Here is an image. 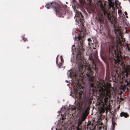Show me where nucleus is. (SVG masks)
I'll use <instances>...</instances> for the list:
<instances>
[{"instance_id":"423d86ee","label":"nucleus","mask_w":130,"mask_h":130,"mask_svg":"<svg viewBox=\"0 0 130 130\" xmlns=\"http://www.w3.org/2000/svg\"><path fill=\"white\" fill-rule=\"evenodd\" d=\"M86 117L83 116L82 117L79 118L78 120V124L80 125L82 123V122L84 121L86 119Z\"/></svg>"},{"instance_id":"412c9836","label":"nucleus","mask_w":130,"mask_h":130,"mask_svg":"<svg viewBox=\"0 0 130 130\" xmlns=\"http://www.w3.org/2000/svg\"><path fill=\"white\" fill-rule=\"evenodd\" d=\"M95 44V47H97L98 46L97 45V43H94Z\"/></svg>"},{"instance_id":"c85d7f7f","label":"nucleus","mask_w":130,"mask_h":130,"mask_svg":"<svg viewBox=\"0 0 130 130\" xmlns=\"http://www.w3.org/2000/svg\"><path fill=\"white\" fill-rule=\"evenodd\" d=\"M58 62L56 60V63L57 64Z\"/></svg>"},{"instance_id":"a878e982","label":"nucleus","mask_w":130,"mask_h":130,"mask_svg":"<svg viewBox=\"0 0 130 130\" xmlns=\"http://www.w3.org/2000/svg\"><path fill=\"white\" fill-rule=\"evenodd\" d=\"M66 82H67V83H68V81L67 80H66Z\"/></svg>"},{"instance_id":"4be33fe9","label":"nucleus","mask_w":130,"mask_h":130,"mask_svg":"<svg viewBox=\"0 0 130 130\" xmlns=\"http://www.w3.org/2000/svg\"><path fill=\"white\" fill-rule=\"evenodd\" d=\"M125 29L126 30V33H128L129 32L127 31V30L126 29Z\"/></svg>"},{"instance_id":"b1692460","label":"nucleus","mask_w":130,"mask_h":130,"mask_svg":"<svg viewBox=\"0 0 130 130\" xmlns=\"http://www.w3.org/2000/svg\"><path fill=\"white\" fill-rule=\"evenodd\" d=\"M111 120L112 121V123L113 122V117H112V118Z\"/></svg>"},{"instance_id":"aec40b11","label":"nucleus","mask_w":130,"mask_h":130,"mask_svg":"<svg viewBox=\"0 0 130 130\" xmlns=\"http://www.w3.org/2000/svg\"><path fill=\"white\" fill-rule=\"evenodd\" d=\"M125 76H126V77H127V76H128V73L127 72H126V74H125Z\"/></svg>"},{"instance_id":"ddd939ff","label":"nucleus","mask_w":130,"mask_h":130,"mask_svg":"<svg viewBox=\"0 0 130 130\" xmlns=\"http://www.w3.org/2000/svg\"><path fill=\"white\" fill-rule=\"evenodd\" d=\"M123 22L125 26H129L128 22H126V21H125V20H123Z\"/></svg>"},{"instance_id":"2eb2a0df","label":"nucleus","mask_w":130,"mask_h":130,"mask_svg":"<svg viewBox=\"0 0 130 130\" xmlns=\"http://www.w3.org/2000/svg\"><path fill=\"white\" fill-rule=\"evenodd\" d=\"M111 3H115L116 2V0H108Z\"/></svg>"},{"instance_id":"c756f323","label":"nucleus","mask_w":130,"mask_h":130,"mask_svg":"<svg viewBox=\"0 0 130 130\" xmlns=\"http://www.w3.org/2000/svg\"><path fill=\"white\" fill-rule=\"evenodd\" d=\"M118 12L119 14V10H118Z\"/></svg>"},{"instance_id":"a211bd4d","label":"nucleus","mask_w":130,"mask_h":130,"mask_svg":"<svg viewBox=\"0 0 130 130\" xmlns=\"http://www.w3.org/2000/svg\"><path fill=\"white\" fill-rule=\"evenodd\" d=\"M60 58H61V61L62 62V61H63V58H62V56H60Z\"/></svg>"},{"instance_id":"20e7f679","label":"nucleus","mask_w":130,"mask_h":130,"mask_svg":"<svg viewBox=\"0 0 130 130\" xmlns=\"http://www.w3.org/2000/svg\"><path fill=\"white\" fill-rule=\"evenodd\" d=\"M74 11L75 12V16L74 18H75V20L78 23H80L81 24H83L85 22L84 17L80 12L78 11L74 10Z\"/></svg>"},{"instance_id":"72a5a7b5","label":"nucleus","mask_w":130,"mask_h":130,"mask_svg":"<svg viewBox=\"0 0 130 130\" xmlns=\"http://www.w3.org/2000/svg\"><path fill=\"white\" fill-rule=\"evenodd\" d=\"M129 2L130 3V0H129Z\"/></svg>"},{"instance_id":"5701e85b","label":"nucleus","mask_w":130,"mask_h":130,"mask_svg":"<svg viewBox=\"0 0 130 130\" xmlns=\"http://www.w3.org/2000/svg\"><path fill=\"white\" fill-rule=\"evenodd\" d=\"M114 126H113L112 129H111V130H114Z\"/></svg>"},{"instance_id":"393cba45","label":"nucleus","mask_w":130,"mask_h":130,"mask_svg":"<svg viewBox=\"0 0 130 130\" xmlns=\"http://www.w3.org/2000/svg\"><path fill=\"white\" fill-rule=\"evenodd\" d=\"M93 43H92V42H91L90 44H91V45H93ZM91 45H90V46Z\"/></svg>"},{"instance_id":"dca6fc26","label":"nucleus","mask_w":130,"mask_h":130,"mask_svg":"<svg viewBox=\"0 0 130 130\" xmlns=\"http://www.w3.org/2000/svg\"><path fill=\"white\" fill-rule=\"evenodd\" d=\"M23 41H24V42H25L26 40H27V39L25 38L24 36L23 37Z\"/></svg>"},{"instance_id":"f704fd0d","label":"nucleus","mask_w":130,"mask_h":130,"mask_svg":"<svg viewBox=\"0 0 130 130\" xmlns=\"http://www.w3.org/2000/svg\"><path fill=\"white\" fill-rule=\"evenodd\" d=\"M58 56V55L57 56V57Z\"/></svg>"},{"instance_id":"39448f33","label":"nucleus","mask_w":130,"mask_h":130,"mask_svg":"<svg viewBox=\"0 0 130 130\" xmlns=\"http://www.w3.org/2000/svg\"><path fill=\"white\" fill-rule=\"evenodd\" d=\"M106 14L107 18L111 24L114 25L116 23L115 19L114 18L112 17L111 15L108 13H107Z\"/></svg>"},{"instance_id":"f8f14e48","label":"nucleus","mask_w":130,"mask_h":130,"mask_svg":"<svg viewBox=\"0 0 130 130\" xmlns=\"http://www.w3.org/2000/svg\"><path fill=\"white\" fill-rule=\"evenodd\" d=\"M87 40L88 41V45L89 46H90L91 42H92V41L91 40V39L90 38H88V39Z\"/></svg>"},{"instance_id":"f03ea898","label":"nucleus","mask_w":130,"mask_h":130,"mask_svg":"<svg viewBox=\"0 0 130 130\" xmlns=\"http://www.w3.org/2000/svg\"><path fill=\"white\" fill-rule=\"evenodd\" d=\"M46 8L47 9L51 8L54 10L55 12L59 17H64L63 15H65L66 12L65 9L60 6L56 2H49L46 4Z\"/></svg>"},{"instance_id":"4468645a","label":"nucleus","mask_w":130,"mask_h":130,"mask_svg":"<svg viewBox=\"0 0 130 130\" xmlns=\"http://www.w3.org/2000/svg\"><path fill=\"white\" fill-rule=\"evenodd\" d=\"M58 67L59 68H62L63 67L62 66V64L61 63L59 62L58 64Z\"/></svg>"},{"instance_id":"7ed1b4c3","label":"nucleus","mask_w":130,"mask_h":130,"mask_svg":"<svg viewBox=\"0 0 130 130\" xmlns=\"http://www.w3.org/2000/svg\"><path fill=\"white\" fill-rule=\"evenodd\" d=\"M63 110H62L60 111V114L61 116H62V119H64V118H66L65 117H66V115H68V114L69 112H70V110L71 111H73L75 112V115L76 116H78L80 114V110L79 109H74L73 110L72 109H68L67 108L66 109L65 108H64L63 109Z\"/></svg>"},{"instance_id":"cd10ccee","label":"nucleus","mask_w":130,"mask_h":130,"mask_svg":"<svg viewBox=\"0 0 130 130\" xmlns=\"http://www.w3.org/2000/svg\"><path fill=\"white\" fill-rule=\"evenodd\" d=\"M100 56H101V57H102V55H101V54H100Z\"/></svg>"},{"instance_id":"bb28decb","label":"nucleus","mask_w":130,"mask_h":130,"mask_svg":"<svg viewBox=\"0 0 130 130\" xmlns=\"http://www.w3.org/2000/svg\"><path fill=\"white\" fill-rule=\"evenodd\" d=\"M124 13L125 14V15H126V14H127V12H124Z\"/></svg>"},{"instance_id":"473e14b6","label":"nucleus","mask_w":130,"mask_h":130,"mask_svg":"<svg viewBox=\"0 0 130 130\" xmlns=\"http://www.w3.org/2000/svg\"><path fill=\"white\" fill-rule=\"evenodd\" d=\"M27 48H29V47H27Z\"/></svg>"},{"instance_id":"0eeeda50","label":"nucleus","mask_w":130,"mask_h":130,"mask_svg":"<svg viewBox=\"0 0 130 130\" xmlns=\"http://www.w3.org/2000/svg\"><path fill=\"white\" fill-rule=\"evenodd\" d=\"M120 116L121 117H124L125 118H127L128 117L129 115L127 113L122 112L120 113Z\"/></svg>"},{"instance_id":"6ab92c4d","label":"nucleus","mask_w":130,"mask_h":130,"mask_svg":"<svg viewBox=\"0 0 130 130\" xmlns=\"http://www.w3.org/2000/svg\"><path fill=\"white\" fill-rule=\"evenodd\" d=\"M108 98L106 96V97L105 98H104V100L105 101H107V100L108 99Z\"/></svg>"},{"instance_id":"f3484780","label":"nucleus","mask_w":130,"mask_h":130,"mask_svg":"<svg viewBox=\"0 0 130 130\" xmlns=\"http://www.w3.org/2000/svg\"><path fill=\"white\" fill-rule=\"evenodd\" d=\"M79 8H80V10L81 11H82V12H84V9L83 7H80Z\"/></svg>"},{"instance_id":"9b49d317","label":"nucleus","mask_w":130,"mask_h":130,"mask_svg":"<svg viewBox=\"0 0 130 130\" xmlns=\"http://www.w3.org/2000/svg\"><path fill=\"white\" fill-rule=\"evenodd\" d=\"M89 59L91 60H92V62H93V63L94 64V59L93 58V56L92 55V54H90L89 55Z\"/></svg>"},{"instance_id":"7c9ffc66","label":"nucleus","mask_w":130,"mask_h":130,"mask_svg":"<svg viewBox=\"0 0 130 130\" xmlns=\"http://www.w3.org/2000/svg\"><path fill=\"white\" fill-rule=\"evenodd\" d=\"M93 49L94 50H95L96 49L94 47L93 48Z\"/></svg>"},{"instance_id":"2f4dec72","label":"nucleus","mask_w":130,"mask_h":130,"mask_svg":"<svg viewBox=\"0 0 130 130\" xmlns=\"http://www.w3.org/2000/svg\"><path fill=\"white\" fill-rule=\"evenodd\" d=\"M126 17L127 18H128V16H126Z\"/></svg>"},{"instance_id":"1a4fd4ad","label":"nucleus","mask_w":130,"mask_h":130,"mask_svg":"<svg viewBox=\"0 0 130 130\" xmlns=\"http://www.w3.org/2000/svg\"><path fill=\"white\" fill-rule=\"evenodd\" d=\"M108 2H109V7H111L112 8V10H114V8L112 6H113V5H114V4H115V5H116V3L117 2V0H116V2L115 3H111L108 0Z\"/></svg>"},{"instance_id":"9d476101","label":"nucleus","mask_w":130,"mask_h":130,"mask_svg":"<svg viewBox=\"0 0 130 130\" xmlns=\"http://www.w3.org/2000/svg\"><path fill=\"white\" fill-rule=\"evenodd\" d=\"M88 1L90 2L91 0H87ZM79 2L82 5H85V4L86 2L85 0H78Z\"/></svg>"},{"instance_id":"6e6552de","label":"nucleus","mask_w":130,"mask_h":130,"mask_svg":"<svg viewBox=\"0 0 130 130\" xmlns=\"http://www.w3.org/2000/svg\"><path fill=\"white\" fill-rule=\"evenodd\" d=\"M113 27L114 32L116 36H118V35H119V30L118 29H116V27L115 26H114Z\"/></svg>"},{"instance_id":"f257e3e1","label":"nucleus","mask_w":130,"mask_h":130,"mask_svg":"<svg viewBox=\"0 0 130 130\" xmlns=\"http://www.w3.org/2000/svg\"><path fill=\"white\" fill-rule=\"evenodd\" d=\"M73 35H75L74 44L71 47L72 54L76 55L75 58H71V61L72 63V65L75 66L74 68L68 71L67 74L72 79L75 83V81L77 82L78 75L81 74L85 70V67L82 62L83 53L85 50V45L84 44L83 37L78 35H76V29L73 30L72 33Z\"/></svg>"}]
</instances>
